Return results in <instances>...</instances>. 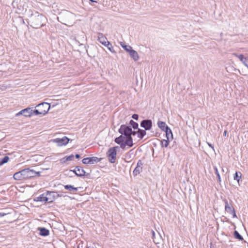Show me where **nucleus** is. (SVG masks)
I'll list each match as a JSON object with an SVG mask.
<instances>
[{
  "mask_svg": "<svg viewBox=\"0 0 248 248\" xmlns=\"http://www.w3.org/2000/svg\"><path fill=\"white\" fill-rule=\"evenodd\" d=\"M31 14L28 16V23L33 28L38 29L44 25L46 17L42 14L36 11H30Z\"/></svg>",
  "mask_w": 248,
  "mask_h": 248,
  "instance_id": "obj_1",
  "label": "nucleus"
},
{
  "mask_svg": "<svg viewBox=\"0 0 248 248\" xmlns=\"http://www.w3.org/2000/svg\"><path fill=\"white\" fill-rule=\"evenodd\" d=\"M40 172H36L33 170L27 168L15 173L13 176L14 178L16 180H22L28 179L31 177L39 175Z\"/></svg>",
  "mask_w": 248,
  "mask_h": 248,
  "instance_id": "obj_2",
  "label": "nucleus"
},
{
  "mask_svg": "<svg viewBox=\"0 0 248 248\" xmlns=\"http://www.w3.org/2000/svg\"><path fill=\"white\" fill-rule=\"evenodd\" d=\"M58 18L60 19V22L62 23L70 26L75 19V15L68 11L64 10L59 14V16L58 17Z\"/></svg>",
  "mask_w": 248,
  "mask_h": 248,
  "instance_id": "obj_3",
  "label": "nucleus"
},
{
  "mask_svg": "<svg viewBox=\"0 0 248 248\" xmlns=\"http://www.w3.org/2000/svg\"><path fill=\"white\" fill-rule=\"evenodd\" d=\"M45 107V108H44V110H41L40 111L39 109H35L34 110L32 109V115H41L42 116L45 115L47 113V112L48 111L49 108H50V105L49 104L46 102H44L42 103H41L40 104H38L36 107Z\"/></svg>",
  "mask_w": 248,
  "mask_h": 248,
  "instance_id": "obj_4",
  "label": "nucleus"
},
{
  "mask_svg": "<svg viewBox=\"0 0 248 248\" xmlns=\"http://www.w3.org/2000/svg\"><path fill=\"white\" fill-rule=\"evenodd\" d=\"M119 147L118 146H115L112 148H110L108 149L107 154L108 157V160L111 163H114L115 161V159L117 155V149Z\"/></svg>",
  "mask_w": 248,
  "mask_h": 248,
  "instance_id": "obj_5",
  "label": "nucleus"
},
{
  "mask_svg": "<svg viewBox=\"0 0 248 248\" xmlns=\"http://www.w3.org/2000/svg\"><path fill=\"white\" fill-rule=\"evenodd\" d=\"M119 133L122 135H124L125 137L131 136L132 132V128L130 126L122 124L121 125L120 128L118 130Z\"/></svg>",
  "mask_w": 248,
  "mask_h": 248,
  "instance_id": "obj_6",
  "label": "nucleus"
},
{
  "mask_svg": "<svg viewBox=\"0 0 248 248\" xmlns=\"http://www.w3.org/2000/svg\"><path fill=\"white\" fill-rule=\"evenodd\" d=\"M225 202V210L226 212H227L230 214L232 215L233 217H237L236 215L235 214V212L234 208L232 206V202L229 203L227 200L225 199L224 200Z\"/></svg>",
  "mask_w": 248,
  "mask_h": 248,
  "instance_id": "obj_7",
  "label": "nucleus"
},
{
  "mask_svg": "<svg viewBox=\"0 0 248 248\" xmlns=\"http://www.w3.org/2000/svg\"><path fill=\"white\" fill-rule=\"evenodd\" d=\"M101 158H98L96 156H93L90 157L84 158L82 159V163L84 164H93L94 163L100 162Z\"/></svg>",
  "mask_w": 248,
  "mask_h": 248,
  "instance_id": "obj_8",
  "label": "nucleus"
},
{
  "mask_svg": "<svg viewBox=\"0 0 248 248\" xmlns=\"http://www.w3.org/2000/svg\"><path fill=\"white\" fill-rule=\"evenodd\" d=\"M69 140V139L65 136L62 138H57L53 139L52 141L53 142L57 143L58 146H62V145H66Z\"/></svg>",
  "mask_w": 248,
  "mask_h": 248,
  "instance_id": "obj_9",
  "label": "nucleus"
},
{
  "mask_svg": "<svg viewBox=\"0 0 248 248\" xmlns=\"http://www.w3.org/2000/svg\"><path fill=\"white\" fill-rule=\"evenodd\" d=\"M140 126L145 130H149L152 127V121L150 119L143 120L140 123Z\"/></svg>",
  "mask_w": 248,
  "mask_h": 248,
  "instance_id": "obj_10",
  "label": "nucleus"
},
{
  "mask_svg": "<svg viewBox=\"0 0 248 248\" xmlns=\"http://www.w3.org/2000/svg\"><path fill=\"white\" fill-rule=\"evenodd\" d=\"M20 115H23L25 117H31L32 116V109L30 108H27L24 109H22L18 113L16 114V116Z\"/></svg>",
  "mask_w": 248,
  "mask_h": 248,
  "instance_id": "obj_11",
  "label": "nucleus"
},
{
  "mask_svg": "<svg viewBox=\"0 0 248 248\" xmlns=\"http://www.w3.org/2000/svg\"><path fill=\"white\" fill-rule=\"evenodd\" d=\"M97 40L104 46L108 45L109 42L102 33H98Z\"/></svg>",
  "mask_w": 248,
  "mask_h": 248,
  "instance_id": "obj_12",
  "label": "nucleus"
},
{
  "mask_svg": "<svg viewBox=\"0 0 248 248\" xmlns=\"http://www.w3.org/2000/svg\"><path fill=\"white\" fill-rule=\"evenodd\" d=\"M47 199H48L47 203L52 202L56 199V192L55 191H46Z\"/></svg>",
  "mask_w": 248,
  "mask_h": 248,
  "instance_id": "obj_13",
  "label": "nucleus"
},
{
  "mask_svg": "<svg viewBox=\"0 0 248 248\" xmlns=\"http://www.w3.org/2000/svg\"><path fill=\"white\" fill-rule=\"evenodd\" d=\"M233 55L235 56L236 57L238 58L242 63L247 67L248 68V58L245 57L243 54L238 55L237 53H233Z\"/></svg>",
  "mask_w": 248,
  "mask_h": 248,
  "instance_id": "obj_14",
  "label": "nucleus"
},
{
  "mask_svg": "<svg viewBox=\"0 0 248 248\" xmlns=\"http://www.w3.org/2000/svg\"><path fill=\"white\" fill-rule=\"evenodd\" d=\"M34 201L36 202H47L48 199H47L46 192L43 193L38 197H36Z\"/></svg>",
  "mask_w": 248,
  "mask_h": 248,
  "instance_id": "obj_15",
  "label": "nucleus"
},
{
  "mask_svg": "<svg viewBox=\"0 0 248 248\" xmlns=\"http://www.w3.org/2000/svg\"><path fill=\"white\" fill-rule=\"evenodd\" d=\"M152 239L153 240L154 242L156 244H159L160 241L162 240V237L159 233H158V236L157 237L155 236V232L152 230Z\"/></svg>",
  "mask_w": 248,
  "mask_h": 248,
  "instance_id": "obj_16",
  "label": "nucleus"
},
{
  "mask_svg": "<svg viewBox=\"0 0 248 248\" xmlns=\"http://www.w3.org/2000/svg\"><path fill=\"white\" fill-rule=\"evenodd\" d=\"M38 230L39 231V234L43 236H46L49 234V231L44 227H39Z\"/></svg>",
  "mask_w": 248,
  "mask_h": 248,
  "instance_id": "obj_17",
  "label": "nucleus"
},
{
  "mask_svg": "<svg viewBox=\"0 0 248 248\" xmlns=\"http://www.w3.org/2000/svg\"><path fill=\"white\" fill-rule=\"evenodd\" d=\"M76 170L77 171V176L78 177H83L86 175V171L80 166L76 167Z\"/></svg>",
  "mask_w": 248,
  "mask_h": 248,
  "instance_id": "obj_18",
  "label": "nucleus"
},
{
  "mask_svg": "<svg viewBox=\"0 0 248 248\" xmlns=\"http://www.w3.org/2000/svg\"><path fill=\"white\" fill-rule=\"evenodd\" d=\"M157 125L163 131H165V130H166L167 131H168V130H170V128L164 122L159 121L157 123Z\"/></svg>",
  "mask_w": 248,
  "mask_h": 248,
  "instance_id": "obj_19",
  "label": "nucleus"
},
{
  "mask_svg": "<svg viewBox=\"0 0 248 248\" xmlns=\"http://www.w3.org/2000/svg\"><path fill=\"white\" fill-rule=\"evenodd\" d=\"M129 54L130 56L135 61H138L139 59V55L137 51L134 50V49L130 50L129 52Z\"/></svg>",
  "mask_w": 248,
  "mask_h": 248,
  "instance_id": "obj_20",
  "label": "nucleus"
},
{
  "mask_svg": "<svg viewBox=\"0 0 248 248\" xmlns=\"http://www.w3.org/2000/svg\"><path fill=\"white\" fill-rule=\"evenodd\" d=\"M123 135H124L121 134L119 137L115 138L114 141L117 144H120L121 143L124 142L126 137Z\"/></svg>",
  "mask_w": 248,
  "mask_h": 248,
  "instance_id": "obj_21",
  "label": "nucleus"
},
{
  "mask_svg": "<svg viewBox=\"0 0 248 248\" xmlns=\"http://www.w3.org/2000/svg\"><path fill=\"white\" fill-rule=\"evenodd\" d=\"M125 144L129 147H131L133 146V139L131 136L126 137V139L124 141Z\"/></svg>",
  "mask_w": 248,
  "mask_h": 248,
  "instance_id": "obj_22",
  "label": "nucleus"
},
{
  "mask_svg": "<svg viewBox=\"0 0 248 248\" xmlns=\"http://www.w3.org/2000/svg\"><path fill=\"white\" fill-rule=\"evenodd\" d=\"M146 134V132L145 130L140 129L139 128L138 130L137 131L138 137L140 139H143Z\"/></svg>",
  "mask_w": 248,
  "mask_h": 248,
  "instance_id": "obj_23",
  "label": "nucleus"
},
{
  "mask_svg": "<svg viewBox=\"0 0 248 248\" xmlns=\"http://www.w3.org/2000/svg\"><path fill=\"white\" fill-rule=\"evenodd\" d=\"M64 187L65 189H67L70 191H77L78 190V189L79 188V187H75L73 186L69 185H65L64 186Z\"/></svg>",
  "mask_w": 248,
  "mask_h": 248,
  "instance_id": "obj_24",
  "label": "nucleus"
},
{
  "mask_svg": "<svg viewBox=\"0 0 248 248\" xmlns=\"http://www.w3.org/2000/svg\"><path fill=\"white\" fill-rule=\"evenodd\" d=\"M121 46H122V47H123L124 49V50L126 51H127L128 53L130 52V50L132 49V48L131 46L126 45L124 44V43L121 42Z\"/></svg>",
  "mask_w": 248,
  "mask_h": 248,
  "instance_id": "obj_25",
  "label": "nucleus"
},
{
  "mask_svg": "<svg viewBox=\"0 0 248 248\" xmlns=\"http://www.w3.org/2000/svg\"><path fill=\"white\" fill-rule=\"evenodd\" d=\"M241 176L242 174L240 172L236 171L234 175L233 178L234 180H237V182L239 183V181L241 178Z\"/></svg>",
  "mask_w": 248,
  "mask_h": 248,
  "instance_id": "obj_26",
  "label": "nucleus"
},
{
  "mask_svg": "<svg viewBox=\"0 0 248 248\" xmlns=\"http://www.w3.org/2000/svg\"><path fill=\"white\" fill-rule=\"evenodd\" d=\"M233 235L235 238L238 239L240 241L243 240V237L240 234V233L237 231H235L234 232Z\"/></svg>",
  "mask_w": 248,
  "mask_h": 248,
  "instance_id": "obj_27",
  "label": "nucleus"
},
{
  "mask_svg": "<svg viewBox=\"0 0 248 248\" xmlns=\"http://www.w3.org/2000/svg\"><path fill=\"white\" fill-rule=\"evenodd\" d=\"M129 124L132 126L134 129H139V124L137 123L134 122L133 120H131L129 122Z\"/></svg>",
  "mask_w": 248,
  "mask_h": 248,
  "instance_id": "obj_28",
  "label": "nucleus"
},
{
  "mask_svg": "<svg viewBox=\"0 0 248 248\" xmlns=\"http://www.w3.org/2000/svg\"><path fill=\"white\" fill-rule=\"evenodd\" d=\"M165 131L166 133V135L167 140H169L170 138H172L173 135H172L171 130L170 128V130H168V131H167V130H165Z\"/></svg>",
  "mask_w": 248,
  "mask_h": 248,
  "instance_id": "obj_29",
  "label": "nucleus"
},
{
  "mask_svg": "<svg viewBox=\"0 0 248 248\" xmlns=\"http://www.w3.org/2000/svg\"><path fill=\"white\" fill-rule=\"evenodd\" d=\"M169 143V140H163L161 141V145L162 147H167Z\"/></svg>",
  "mask_w": 248,
  "mask_h": 248,
  "instance_id": "obj_30",
  "label": "nucleus"
},
{
  "mask_svg": "<svg viewBox=\"0 0 248 248\" xmlns=\"http://www.w3.org/2000/svg\"><path fill=\"white\" fill-rule=\"evenodd\" d=\"M9 160V158L7 156H4L1 160H0V166L7 163Z\"/></svg>",
  "mask_w": 248,
  "mask_h": 248,
  "instance_id": "obj_31",
  "label": "nucleus"
},
{
  "mask_svg": "<svg viewBox=\"0 0 248 248\" xmlns=\"http://www.w3.org/2000/svg\"><path fill=\"white\" fill-rule=\"evenodd\" d=\"M142 168L136 167L133 171V174L135 175H137L140 173L141 170Z\"/></svg>",
  "mask_w": 248,
  "mask_h": 248,
  "instance_id": "obj_32",
  "label": "nucleus"
},
{
  "mask_svg": "<svg viewBox=\"0 0 248 248\" xmlns=\"http://www.w3.org/2000/svg\"><path fill=\"white\" fill-rule=\"evenodd\" d=\"M107 46L108 48L109 49L110 51H111L112 53H114L115 51L113 49V47L112 46V45L109 42V44L108 45H107L106 46Z\"/></svg>",
  "mask_w": 248,
  "mask_h": 248,
  "instance_id": "obj_33",
  "label": "nucleus"
},
{
  "mask_svg": "<svg viewBox=\"0 0 248 248\" xmlns=\"http://www.w3.org/2000/svg\"><path fill=\"white\" fill-rule=\"evenodd\" d=\"M214 169L215 170V174H216L217 175V180L219 181V182H220L221 181V178H220V175H219V172L218 171V170L217 169V167H214Z\"/></svg>",
  "mask_w": 248,
  "mask_h": 248,
  "instance_id": "obj_34",
  "label": "nucleus"
},
{
  "mask_svg": "<svg viewBox=\"0 0 248 248\" xmlns=\"http://www.w3.org/2000/svg\"><path fill=\"white\" fill-rule=\"evenodd\" d=\"M74 157V155H71L69 156H65L63 158V159H66V160L71 161L73 159Z\"/></svg>",
  "mask_w": 248,
  "mask_h": 248,
  "instance_id": "obj_35",
  "label": "nucleus"
},
{
  "mask_svg": "<svg viewBox=\"0 0 248 248\" xmlns=\"http://www.w3.org/2000/svg\"><path fill=\"white\" fill-rule=\"evenodd\" d=\"M120 145V147L123 149V150H124L125 149L126 146H127L124 142L121 143L120 144H119Z\"/></svg>",
  "mask_w": 248,
  "mask_h": 248,
  "instance_id": "obj_36",
  "label": "nucleus"
},
{
  "mask_svg": "<svg viewBox=\"0 0 248 248\" xmlns=\"http://www.w3.org/2000/svg\"><path fill=\"white\" fill-rule=\"evenodd\" d=\"M132 118L136 120H138L139 118V115L137 114H134L132 115Z\"/></svg>",
  "mask_w": 248,
  "mask_h": 248,
  "instance_id": "obj_37",
  "label": "nucleus"
},
{
  "mask_svg": "<svg viewBox=\"0 0 248 248\" xmlns=\"http://www.w3.org/2000/svg\"><path fill=\"white\" fill-rule=\"evenodd\" d=\"M143 165V163L142 162H141V160H139L138 163H137V167H140V168H141V166Z\"/></svg>",
  "mask_w": 248,
  "mask_h": 248,
  "instance_id": "obj_38",
  "label": "nucleus"
},
{
  "mask_svg": "<svg viewBox=\"0 0 248 248\" xmlns=\"http://www.w3.org/2000/svg\"><path fill=\"white\" fill-rule=\"evenodd\" d=\"M136 134H137V131L136 132V131H132V132H131V136L132 135L135 136V135H136Z\"/></svg>",
  "mask_w": 248,
  "mask_h": 248,
  "instance_id": "obj_39",
  "label": "nucleus"
},
{
  "mask_svg": "<svg viewBox=\"0 0 248 248\" xmlns=\"http://www.w3.org/2000/svg\"><path fill=\"white\" fill-rule=\"evenodd\" d=\"M62 194H58L57 192H56V199H57V198L58 197H62Z\"/></svg>",
  "mask_w": 248,
  "mask_h": 248,
  "instance_id": "obj_40",
  "label": "nucleus"
},
{
  "mask_svg": "<svg viewBox=\"0 0 248 248\" xmlns=\"http://www.w3.org/2000/svg\"><path fill=\"white\" fill-rule=\"evenodd\" d=\"M8 214V213H3V212H0V217H3L5 215H6Z\"/></svg>",
  "mask_w": 248,
  "mask_h": 248,
  "instance_id": "obj_41",
  "label": "nucleus"
},
{
  "mask_svg": "<svg viewBox=\"0 0 248 248\" xmlns=\"http://www.w3.org/2000/svg\"><path fill=\"white\" fill-rule=\"evenodd\" d=\"M207 144L209 147H210L212 149H213L214 150V146L212 144H211V143H210L209 142H207Z\"/></svg>",
  "mask_w": 248,
  "mask_h": 248,
  "instance_id": "obj_42",
  "label": "nucleus"
},
{
  "mask_svg": "<svg viewBox=\"0 0 248 248\" xmlns=\"http://www.w3.org/2000/svg\"><path fill=\"white\" fill-rule=\"evenodd\" d=\"M39 110L40 111H41V110H44V108H45V107L44 106V107H37Z\"/></svg>",
  "mask_w": 248,
  "mask_h": 248,
  "instance_id": "obj_43",
  "label": "nucleus"
},
{
  "mask_svg": "<svg viewBox=\"0 0 248 248\" xmlns=\"http://www.w3.org/2000/svg\"><path fill=\"white\" fill-rule=\"evenodd\" d=\"M75 157H76V158L78 159V158H80V155H78V154H76V155H75Z\"/></svg>",
  "mask_w": 248,
  "mask_h": 248,
  "instance_id": "obj_44",
  "label": "nucleus"
},
{
  "mask_svg": "<svg viewBox=\"0 0 248 248\" xmlns=\"http://www.w3.org/2000/svg\"><path fill=\"white\" fill-rule=\"evenodd\" d=\"M73 172L75 173V174L77 175V171L76 170V167L75 168V169L74 170H72Z\"/></svg>",
  "mask_w": 248,
  "mask_h": 248,
  "instance_id": "obj_45",
  "label": "nucleus"
},
{
  "mask_svg": "<svg viewBox=\"0 0 248 248\" xmlns=\"http://www.w3.org/2000/svg\"><path fill=\"white\" fill-rule=\"evenodd\" d=\"M226 134H227V131L225 130L224 132V133H223V135L224 136H226Z\"/></svg>",
  "mask_w": 248,
  "mask_h": 248,
  "instance_id": "obj_46",
  "label": "nucleus"
},
{
  "mask_svg": "<svg viewBox=\"0 0 248 248\" xmlns=\"http://www.w3.org/2000/svg\"><path fill=\"white\" fill-rule=\"evenodd\" d=\"M91 2H97L96 1H95V0H89Z\"/></svg>",
  "mask_w": 248,
  "mask_h": 248,
  "instance_id": "obj_47",
  "label": "nucleus"
},
{
  "mask_svg": "<svg viewBox=\"0 0 248 248\" xmlns=\"http://www.w3.org/2000/svg\"><path fill=\"white\" fill-rule=\"evenodd\" d=\"M62 160L63 162H64V163L67 161V160H66V159H63V158L62 159Z\"/></svg>",
  "mask_w": 248,
  "mask_h": 248,
  "instance_id": "obj_48",
  "label": "nucleus"
}]
</instances>
